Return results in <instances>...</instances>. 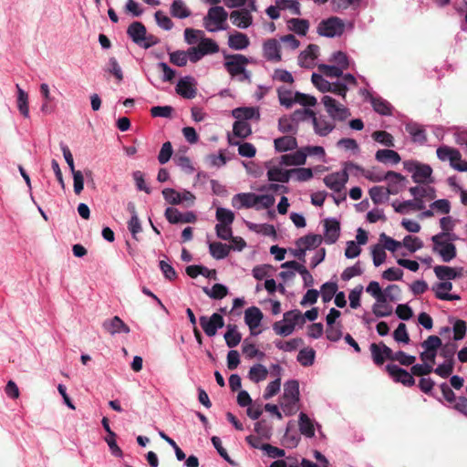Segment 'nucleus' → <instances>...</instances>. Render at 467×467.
<instances>
[{"label": "nucleus", "mask_w": 467, "mask_h": 467, "mask_svg": "<svg viewBox=\"0 0 467 467\" xmlns=\"http://www.w3.org/2000/svg\"><path fill=\"white\" fill-rule=\"evenodd\" d=\"M316 351L311 348H306L299 351L297 361L304 367H309L314 363Z\"/></svg>", "instance_id": "nucleus-46"}, {"label": "nucleus", "mask_w": 467, "mask_h": 467, "mask_svg": "<svg viewBox=\"0 0 467 467\" xmlns=\"http://www.w3.org/2000/svg\"><path fill=\"white\" fill-rule=\"evenodd\" d=\"M264 57L269 61L278 62L281 60L280 45L275 38H270L264 43Z\"/></svg>", "instance_id": "nucleus-17"}, {"label": "nucleus", "mask_w": 467, "mask_h": 467, "mask_svg": "<svg viewBox=\"0 0 467 467\" xmlns=\"http://www.w3.org/2000/svg\"><path fill=\"white\" fill-rule=\"evenodd\" d=\"M278 130L283 133H296L297 124L291 116H284L278 120Z\"/></svg>", "instance_id": "nucleus-48"}, {"label": "nucleus", "mask_w": 467, "mask_h": 467, "mask_svg": "<svg viewBox=\"0 0 467 467\" xmlns=\"http://www.w3.org/2000/svg\"><path fill=\"white\" fill-rule=\"evenodd\" d=\"M250 45L249 37L241 32H235L229 36L228 46L234 50H243Z\"/></svg>", "instance_id": "nucleus-23"}, {"label": "nucleus", "mask_w": 467, "mask_h": 467, "mask_svg": "<svg viewBox=\"0 0 467 467\" xmlns=\"http://www.w3.org/2000/svg\"><path fill=\"white\" fill-rule=\"evenodd\" d=\"M218 224H232L234 221V213L226 208L219 207L216 210Z\"/></svg>", "instance_id": "nucleus-50"}, {"label": "nucleus", "mask_w": 467, "mask_h": 467, "mask_svg": "<svg viewBox=\"0 0 467 467\" xmlns=\"http://www.w3.org/2000/svg\"><path fill=\"white\" fill-rule=\"evenodd\" d=\"M345 29V24L339 17L332 16L328 19L322 20L317 26V33L320 36L334 37L341 36Z\"/></svg>", "instance_id": "nucleus-4"}, {"label": "nucleus", "mask_w": 467, "mask_h": 467, "mask_svg": "<svg viewBox=\"0 0 467 467\" xmlns=\"http://www.w3.org/2000/svg\"><path fill=\"white\" fill-rule=\"evenodd\" d=\"M369 98L372 107L376 112L384 116L391 114V106L387 100L380 97L375 98L371 95H369Z\"/></svg>", "instance_id": "nucleus-35"}, {"label": "nucleus", "mask_w": 467, "mask_h": 467, "mask_svg": "<svg viewBox=\"0 0 467 467\" xmlns=\"http://www.w3.org/2000/svg\"><path fill=\"white\" fill-rule=\"evenodd\" d=\"M432 173V169L428 164H420L417 171L412 174V180L416 183H427Z\"/></svg>", "instance_id": "nucleus-37"}, {"label": "nucleus", "mask_w": 467, "mask_h": 467, "mask_svg": "<svg viewBox=\"0 0 467 467\" xmlns=\"http://www.w3.org/2000/svg\"><path fill=\"white\" fill-rule=\"evenodd\" d=\"M311 80L314 86L323 93L328 92L329 88H331V83L319 74L313 73Z\"/></svg>", "instance_id": "nucleus-59"}, {"label": "nucleus", "mask_w": 467, "mask_h": 467, "mask_svg": "<svg viewBox=\"0 0 467 467\" xmlns=\"http://www.w3.org/2000/svg\"><path fill=\"white\" fill-rule=\"evenodd\" d=\"M375 158L379 162H391L393 164L399 163L401 160L400 154L397 151L389 149L379 150L376 152Z\"/></svg>", "instance_id": "nucleus-27"}, {"label": "nucleus", "mask_w": 467, "mask_h": 467, "mask_svg": "<svg viewBox=\"0 0 467 467\" xmlns=\"http://www.w3.org/2000/svg\"><path fill=\"white\" fill-rule=\"evenodd\" d=\"M200 325L203 329L204 333L208 337H213L219 328L223 327L224 320L223 317L218 314L213 313L210 318L205 316L200 317Z\"/></svg>", "instance_id": "nucleus-8"}, {"label": "nucleus", "mask_w": 467, "mask_h": 467, "mask_svg": "<svg viewBox=\"0 0 467 467\" xmlns=\"http://www.w3.org/2000/svg\"><path fill=\"white\" fill-rule=\"evenodd\" d=\"M312 122L316 133L318 134L319 136H327L335 128V126L329 121L324 119L317 118L316 114H314L313 116Z\"/></svg>", "instance_id": "nucleus-31"}, {"label": "nucleus", "mask_w": 467, "mask_h": 467, "mask_svg": "<svg viewBox=\"0 0 467 467\" xmlns=\"http://www.w3.org/2000/svg\"><path fill=\"white\" fill-rule=\"evenodd\" d=\"M385 181H388L389 192L392 195L398 194L404 187L403 182L406 181V178L398 173L396 171H387V177H385Z\"/></svg>", "instance_id": "nucleus-15"}, {"label": "nucleus", "mask_w": 467, "mask_h": 467, "mask_svg": "<svg viewBox=\"0 0 467 467\" xmlns=\"http://www.w3.org/2000/svg\"><path fill=\"white\" fill-rule=\"evenodd\" d=\"M165 217L170 223H193L197 221V216L193 212L182 213L178 209L168 207L165 210Z\"/></svg>", "instance_id": "nucleus-9"}, {"label": "nucleus", "mask_w": 467, "mask_h": 467, "mask_svg": "<svg viewBox=\"0 0 467 467\" xmlns=\"http://www.w3.org/2000/svg\"><path fill=\"white\" fill-rule=\"evenodd\" d=\"M224 339L226 345L233 348L239 345L242 340V335L237 331V327L235 325H228L227 331L224 334Z\"/></svg>", "instance_id": "nucleus-33"}, {"label": "nucleus", "mask_w": 467, "mask_h": 467, "mask_svg": "<svg viewBox=\"0 0 467 467\" xmlns=\"http://www.w3.org/2000/svg\"><path fill=\"white\" fill-rule=\"evenodd\" d=\"M322 242V237L319 234H307L299 238L296 241V245L298 247H303L305 250L316 248Z\"/></svg>", "instance_id": "nucleus-34"}, {"label": "nucleus", "mask_w": 467, "mask_h": 467, "mask_svg": "<svg viewBox=\"0 0 467 467\" xmlns=\"http://www.w3.org/2000/svg\"><path fill=\"white\" fill-rule=\"evenodd\" d=\"M275 347L285 352H292L296 350L299 347L304 345V340L301 337L292 338L287 341H275Z\"/></svg>", "instance_id": "nucleus-40"}, {"label": "nucleus", "mask_w": 467, "mask_h": 467, "mask_svg": "<svg viewBox=\"0 0 467 467\" xmlns=\"http://www.w3.org/2000/svg\"><path fill=\"white\" fill-rule=\"evenodd\" d=\"M262 319L263 313L256 306H251L244 312V321L252 332L260 326Z\"/></svg>", "instance_id": "nucleus-20"}, {"label": "nucleus", "mask_w": 467, "mask_h": 467, "mask_svg": "<svg viewBox=\"0 0 467 467\" xmlns=\"http://www.w3.org/2000/svg\"><path fill=\"white\" fill-rule=\"evenodd\" d=\"M228 17L227 12L223 6H213L208 10L207 16L204 17V26L210 32L217 30H224V26Z\"/></svg>", "instance_id": "nucleus-2"}, {"label": "nucleus", "mask_w": 467, "mask_h": 467, "mask_svg": "<svg viewBox=\"0 0 467 467\" xmlns=\"http://www.w3.org/2000/svg\"><path fill=\"white\" fill-rule=\"evenodd\" d=\"M325 241L328 244H335L340 232V224L337 219H326L325 220Z\"/></svg>", "instance_id": "nucleus-16"}, {"label": "nucleus", "mask_w": 467, "mask_h": 467, "mask_svg": "<svg viewBox=\"0 0 467 467\" xmlns=\"http://www.w3.org/2000/svg\"><path fill=\"white\" fill-rule=\"evenodd\" d=\"M17 89V108L19 112L25 117H29V107H28V95L27 93L23 90L19 85H16Z\"/></svg>", "instance_id": "nucleus-36"}, {"label": "nucleus", "mask_w": 467, "mask_h": 467, "mask_svg": "<svg viewBox=\"0 0 467 467\" xmlns=\"http://www.w3.org/2000/svg\"><path fill=\"white\" fill-rule=\"evenodd\" d=\"M233 133L237 138L245 139L252 133L251 126L247 121L237 119L234 123Z\"/></svg>", "instance_id": "nucleus-42"}, {"label": "nucleus", "mask_w": 467, "mask_h": 467, "mask_svg": "<svg viewBox=\"0 0 467 467\" xmlns=\"http://www.w3.org/2000/svg\"><path fill=\"white\" fill-rule=\"evenodd\" d=\"M290 176L291 170L283 171L278 167H273L267 171V178L270 182H288Z\"/></svg>", "instance_id": "nucleus-30"}, {"label": "nucleus", "mask_w": 467, "mask_h": 467, "mask_svg": "<svg viewBox=\"0 0 467 467\" xmlns=\"http://www.w3.org/2000/svg\"><path fill=\"white\" fill-rule=\"evenodd\" d=\"M348 181V173L346 171H337L327 175L324 183L336 192H339Z\"/></svg>", "instance_id": "nucleus-11"}, {"label": "nucleus", "mask_w": 467, "mask_h": 467, "mask_svg": "<svg viewBox=\"0 0 467 467\" xmlns=\"http://www.w3.org/2000/svg\"><path fill=\"white\" fill-rule=\"evenodd\" d=\"M322 103L324 104L327 112L333 119L342 121L350 116L349 109L337 103V100L330 96H324L322 98Z\"/></svg>", "instance_id": "nucleus-5"}, {"label": "nucleus", "mask_w": 467, "mask_h": 467, "mask_svg": "<svg viewBox=\"0 0 467 467\" xmlns=\"http://www.w3.org/2000/svg\"><path fill=\"white\" fill-rule=\"evenodd\" d=\"M203 56L208 54H214L219 51V46L211 38H202L198 44Z\"/></svg>", "instance_id": "nucleus-51"}, {"label": "nucleus", "mask_w": 467, "mask_h": 467, "mask_svg": "<svg viewBox=\"0 0 467 467\" xmlns=\"http://www.w3.org/2000/svg\"><path fill=\"white\" fill-rule=\"evenodd\" d=\"M283 321L287 324H292L295 328L296 324H304L305 318L299 310H291L284 314Z\"/></svg>", "instance_id": "nucleus-52"}, {"label": "nucleus", "mask_w": 467, "mask_h": 467, "mask_svg": "<svg viewBox=\"0 0 467 467\" xmlns=\"http://www.w3.org/2000/svg\"><path fill=\"white\" fill-rule=\"evenodd\" d=\"M444 237L445 234H438L431 237V241L433 251L441 256L443 262L448 263L456 257L457 252L456 246L452 243L442 240Z\"/></svg>", "instance_id": "nucleus-3"}, {"label": "nucleus", "mask_w": 467, "mask_h": 467, "mask_svg": "<svg viewBox=\"0 0 467 467\" xmlns=\"http://www.w3.org/2000/svg\"><path fill=\"white\" fill-rule=\"evenodd\" d=\"M229 143L238 145V153L243 157L252 158L256 153V149L252 143L244 142L240 144L239 141H234L231 137H229Z\"/></svg>", "instance_id": "nucleus-45"}, {"label": "nucleus", "mask_w": 467, "mask_h": 467, "mask_svg": "<svg viewBox=\"0 0 467 467\" xmlns=\"http://www.w3.org/2000/svg\"><path fill=\"white\" fill-rule=\"evenodd\" d=\"M275 149L278 152L292 150L297 148L296 139L293 136H283L274 140Z\"/></svg>", "instance_id": "nucleus-24"}, {"label": "nucleus", "mask_w": 467, "mask_h": 467, "mask_svg": "<svg viewBox=\"0 0 467 467\" xmlns=\"http://www.w3.org/2000/svg\"><path fill=\"white\" fill-rule=\"evenodd\" d=\"M372 138L377 142L381 143L387 147H394L393 137L390 133L385 130H377L372 133Z\"/></svg>", "instance_id": "nucleus-53"}, {"label": "nucleus", "mask_w": 467, "mask_h": 467, "mask_svg": "<svg viewBox=\"0 0 467 467\" xmlns=\"http://www.w3.org/2000/svg\"><path fill=\"white\" fill-rule=\"evenodd\" d=\"M257 197L258 195L253 192L238 193L234 195L233 201H239L242 207L252 208L257 207Z\"/></svg>", "instance_id": "nucleus-41"}, {"label": "nucleus", "mask_w": 467, "mask_h": 467, "mask_svg": "<svg viewBox=\"0 0 467 467\" xmlns=\"http://www.w3.org/2000/svg\"><path fill=\"white\" fill-rule=\"evenodd\" d=\"M254 431L258 434V437L266 440H269L272 435V428L264 420L254 423Z\"/></svg>", "instance_id": "nucleus-60"}, {"label": "nucleus", "mask_w": 467, "mask_h": 467, "mask_svg": "<svg viewBox=\"0 0 467 467\" xmlns=\"http://www.w3.org/2000/svg\"><path fill=\"white\" fill-rule=\"evenodd\" d=\"M363 273L360 266V262H357L353 266L347 267L341 274V279L343 281H348L354 276L361 275Z\"/></svg>", "instance_id": "nucleus-63"}, {"label": "nucleus", "mask_w": 467, "mask_h": 467, "mask_svg": "<svg viewBox=\"0 0 467 467\" xmlns=\"http://www.w3.org/2000/svg\"><path fill=\"white\" fill-rule=\"evenodd\" d=\"M337 291L336 283L327 282L321 286V296L324 302H329Z\"/></svg>", "instance_id": "nucleus-56"}, {"label": "nucleus", "mask_w": 467, "mask_h": 467, "mask_svg": "<svg viewBox=\"0 0 467 467\" xmlns=\"http://www.w3.org/2000/svg\"><path fill=\"white\" fill-rule=\"evenodd\" d=\"M230 19L233 25L239 28H247L253 24V16L250 10L245 8L233 11L230 14Z\"/></svg>", "instance_id": "nucleus-12"}, {"label": "nucleus", "mask_w": 467, "mask_h": 467, "mask_svg": "<svg viewBox=\"0 0 467 467\" xmlns=\"http://www.w3.org/2000/svg\"><path fill=\"white\" fill-rule=\"evenodd\" d=\"M407 131L411 135L414 141L423 143L427 140L425 130L417 125H409Z\"/></svg>", "instance_id": "nucleus-61"}, {"label": "nucleus", "mask_w": 467, "mask_h": 467, "mask_svg": "<svg viewBox=\"0 0 467 467\" xmlns=\"http://www.w3.org/2000/svg\"><path fill=\"white\" fill-rule=\"evenodd\" d=\"M306 153L303 150H298L290 154L281 156L280 163L285 166H297L306 162Z\"/></svg>", "instance_id": "nucleus-22"}, {"label": "nucleus", "mask_w": 467, "mask_h": 467, "mask_svg": "<svg viewBox=\"0 0 467 467\" xmlns=\"http://www.w3.org/2000/svg\"><path fill=\"white\" fill-rule=\"evenodd\" d=\"M386 370L396 382L402 383L407 387H412L415 384V379L412 374L397 365L388 364L386 366Z\"/></svg>", "instance_id": "nucleus-10"}, {"label": "nucleus", "mask_w": 467, "mask_h": 467, "mask_svg": "<svg viewBox=\"0 0 467 467\" xmlns=\"http://www.w3.org/2000/svg\"><path fill=\"white\" fill-rule=\"evenodd\" d=\"M437 156L441 161L449 160L451 165H454V162L460 161L462 158L458 150L447 146L439 147L437 149Z\"/></svg>", "instance_id": "nucleus-25"}, {"label": "nucleus", "mask_w": 467, "mask_h": 467, "mask_svg": "<svg viewBox=\"0 0 467 467\" xmlns=\"http://www.w3.org/2000/svg\"><path fill=\"white\" fill-rule=\"evenodd\" d=\"M373 314L378 317H389L392 313V307L386 303L378 302L373 305Z\"/></svg>", "instance_id": "nucleus-64"}, {"label": "nucleus", "mask_w": 467, "mask_h": 467, "mask_svg": "<svg viewBox=\"0 0 467 467\" xmlns=\"http://www.w3.org/2000/svg\"><path fill=\"white\" fill-rule=\"evenodd\" d=\"M295 8V13L299 15V4L294 0H277L276 5H270L266 9V14L272 19H277L280 16L279 9Z\"/></svg>", "instance_id": "nucleus-14"}, {"label": "nucleus", "mask_w": 467, "mask_h": 467, "mask_svg": "<svg viewBox=\"0 0 467 467\" xmlns=\"http://www.w3.org/2000/svg\"><path fill=\"white\" fill-rule=\"evenodd\" d=\"M451 289L452 284L449 281L438 283L432 287V290L435 292V296L441 300H460L461 297L458 295L444 293V291H451Z\"/></svg>", "instance_id": "nucleus-19"}, {"label": "nucleus", "mask_w": 467, "mask_h": 467, "mask_svg": "<svg viewBox=\"0 0 467 467\" xmlns=\"http://www.w3.org/2000/svg\"><path fill=\"white\" fill-rule=\"evenodd\" d=\"M454 368V360H446L439 365L433 371L443 379L450 377Z\"/></svg>", "instance_id": "nucleus-58"}, {"label": "nucleus", "mask_w": 467, "mask_h": 467, "mask_svg": "<svg viewBox=\"0 0 467 467\" xmlns=\"http://www.w3.org/2000/svg\"><path fill=\"white\" fill-rule=\"evenodd\" d=\"M204 292L213 299H222L228 294V289L222 284H215L213 285L211 290L204 288Z\"/></svg>", "instance_id": "nucleus-54"}, {"label": "nucleus", "mask_w": 467, "mask_h": 467, "mask_svg": "<svg viewBox=\"0 0 467 467\" xmlns=\"http://www.w3.org/2000/svg\"><path fill=\"white\" fill-rule=\"evenodd\" d=\"M103 328L112 335L116 333L128 334L130 331V327L117 316L111 319L105 320Z\"/></svg>", "instance_id": "nucleus-21"}, {"label": "nucleus", "mask_w": 467, "mask_h": 467, "mask_svg": "<svg viewBox=\"0 0 467 467\" xmlns=\"http://www.w3.org/2000/svg\"><path fill=\"white\" fill-rule=\"evenodd\" d=\"M433 270L437 278L443 281L454 280L461 275L454 268L447 265H436Z\"/></svg>", "instance_id": "nucleus-29"}, {"label": "nucleus", "mask_w": 467, "mask_h": 467, "mask_svg": "<svg viewBox=\"0 0 467 467\" xmlns=\"http://www.w3.org/2000/svg\"><path fill=\"white\" fill-rule=\"evenodd\" d=\"M231 249L232 246L220 242H213L209 244L211 255L217 260L227 257Z\"/></svg>", "instance_id": "nucleus-26"}, {"label": "nucleus", "mask_w": 467, "mask_h": 467, "mask_svg": "<svg viewBox=\"0 0 467 467\" xmlns=\"http://www.w3.org/2000/svg\"><path fill=\"white\" fill-rule=\"evenodd\" d=\"M282 399L299 400V384L296 380H289L285 384Z\"/></svg>", "instance_id": "nucleus-39"}, {"label": "nucleus", "mask_w": 467, "mask_h": 467, "mask_svg": "<svg viewBox=\"0 0 467 467\" xmlns=\"http://www.w3.org/2000/svg\"><path fill=\"white\" fill-rule=\"evenodd\" d=\"M171 15L173 17L183 19L191 16V10L182 0H174L171 5Z\"/></svg>", "instance_id": "nucleus-32"}, {"label": "nucleus", "mask_w": 467, "mask_h": 467, "mask_svg": "<svg viewBox=\"0 0 467 467\" xmlns=\"http://www.w3.org/2000/svg\"><path fill=\"white\" fill-rule=\"evenodd\" d=\"M288 26L296 34L306 36L309 28V22L306 19L291 18L288 21Z\"/></svg>", "instance_id": "nucleus-47"}, {"label": "nucleus", "mask_w": 467, "mask_h": 467, "mask_svg": "<svg viewBox=\"0 0 467 467\" xmlns=\"http://www.w3.org/2000/svg\"><path fill=\"white\" fill-rule=\"evenodd\" d=\"M294 100L296 103L305 107H314L317 104L315 97L298 91L295 93Z\"/></svg>", "instance_id": "nucleus-62"}, {"label": "nucleus", "mask_w": 467, "mask_h": 467, "mask_svg": "<svg viewBox=\"0 0 467 467\" xmlns=\"http://www.w3.org/2000/svg\"><path fill=\"white\" fill-rule=\"evenodd\" d=\"M176 92L187 99L195 98L197 89L194 87L193 78L191 77L181 78L177 83Z\"/></svg>", "instance_id": "nucleus-13"}, {"label": "nucleus", "mask_w": 467, "mask_h": 467, "mask_svg": "<svg viewBox=\"0 0 467 467\" xmlns=\"http://www.w3.org/2000/svg\"><path fill=\"white\" fill-rule=\"evenodd\" d=\"M162 195L167 202L172 205L185 203V206L193 204L195 196L189 191L179 192L171 188H166L162 191Z\"/></svg>", "instance_id": "nucleus-6"}, {"label": "nucleus", "mask_w": 467, "mask_h": 467, "mask_svg": "<svg viewBox=\"0 0 467 467\" xmlns=\"http://www.w3.org/2000/svg\"><path fill=\"white\" fill-rule=\"evenodd\" d=\"M366 291L375 297L378 302L386 303L388 301V297H389L390 300H394V297L390 295L392 291L400 293V289L397 285H389L385 289V295L383 294L379 284L377 281H371L367 286Z\"/></svg>", "instance_id": "nucleus-7"}, {"label": "nucleus", "mask_w": 467, "mask_h": 467, "mask_svg": "<svg viewBox=\"0 0 467 467\" xmlns=\"http://www.w3.org/2000/svg\"><path fill=\"white\" fill-rule=\"evenodd\" d=\"M275 333L281 337H287L294 332L292 324L285 323L284 321H276L273 324Z\"/></svg>", "instance_id": "nucleus-55"}, {"label": "nucleus", "mask_w": 467, "mask_h": 467, "mask_svg": "<svg viewBox=\"0 0 467 467\" xmlns=\"http://www.w3.org/2000/svg\"><path fill=\"white\" fill-rule=\"evenodd\" d=\"M146 33L145 26L138 21L131 23L127 29L128 36L139 46H140L146 38Z\"/></svg>", "instance_id": "nucleus-18"}, {"label": "nucleus", "mask_w": 467, "mask_h": 467, "mask_svg": "<svg viewBox=\"0 0 467 467\" xmlns=\"http://www.w3.org/2000/svg\"><path fill=\"white\" fill-rule=\"evenodd\" d=\"M298 425L301 434L307 438H312L315 436L314 423L306 413L301 412L299 414Z\"/></svg>", "instance_id": "nucleus-28"}, {"label": "nucleus", "mask_w": 467, "mask_h": 467, "mask_svg": "<svg viewBox=\"0 0 467 467\" xmlns=\"http://www.w3.org/2000/svg\"><path fill=\"white\" fill-rule=\"evenodd\" d=\"M267 375V368L262 364H256L250 368L248 376L253 382L258 383L259 381L265 380Z\"/></svg>", "instance_id": "nucleus-43"}, {"label": "nucleus", "mask_w": 467, "mask_h": 467, "mask_svg": "<svg viewBox=\"0 0 467 467\" xmlns=\"http://www.w3.org/2000/svg\"><path fill=\"white\" fill-rule=\"evenodd\" d=\"M318 46L315 44H310L302 51L298 57V62L301 66H305L306 61L309 59L310 61L315 60L317 57Z\"/></svg>", "instance_id": "nucleus-44"}, {"label": "nucleus", "mask_w": 467, "mask_h": 467, "mask_svg": "<svg viewBox=\"0 0 467 467\" xmlns=\"http://www.w3.org/2000/svg\"><path fill=\"white\" fill-rule=\"evenodd\" d=\"M258 115L254 108H238L233 110V116L238 120L247 121Z\"/></svg>", "instance_id": "nucleus-49"}, {"label": "nucleus", "mask_w": 467, "mask_h": 467, "mask_svg": "<svg viewBox=\"0 0 467 467\" xmlns=\"http://www.w3.org/2000/svg\"><path fill=\"white\" fill-rule=\"evenodd\" d=\"M369 196L375 204H379L386 202L389 199L390 193L387 188L382 186H374L369 192Z\"/></svg>", "instance_id": "nucleus-38"}, {"label": "nucleus", "mask_w": 467, "mask_h": 467, "mask_svg": "<svg viewBox=\"0 0 467 467\" xmlns=\"http://www.w3.org/2000/svg\"><path fill=\"white\" fill-rule=\"evenodd\" d=\"M402 244L411 253L416 252L423 246L420 239L412 235L405 236L401 245Z\"/></svg>", "instance_id": "nucleus-57"}, {"label": "nucleus", "mask_w": 467, "mask_h": 467, "mask_svg": "<svg viewBox=\"0 0 467 467\" xmlns=\"http://www.w3.org/2000/svg\"><path fill=\"white\" fill-rule=\"evenodd\" d=\"M224 67L231 77L243 75V79L250 78V74L245 69L246 65L249 63V59L244 55H224Z\"/></svg>", "instance_id": "nucleus-1"}]
</instances>
